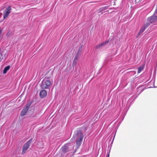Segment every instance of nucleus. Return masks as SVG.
<instances>
[{"label":"nucleus","mask_w":157,"mask_h":157,"mask_svg":"<svg viewBox=\"0 0 157 157\" xmlns=\"http://www.w3.org/2000/svg\"><path fill=\"white\" fill-rule=\"evenodd\" d=\"M77 137L78 139L76 141V146L78 148L81 145L83 138V135L82 132L81 131H79L77 132Z\"/></svg>","instance_id":"nucleus-1"},{"label":"nucleus","mask_w":157,"mask_h":157,"mask_svg":"<svg viewBox=\"0 0 157 157\" xmlns=\"http://www.w3.org/2000/svg\"><path fill=\"white\" fill-rule=\"evenodd\" d=\"M51 82L48 79H44L42 81L41 87L43 89H49L50 87Z\"/></svg>","instance_id":"nucleus-2"},{"label":"nucleus","mask_w":157,"mask_h":157,"mask_svg":"<svg viewBox=\"0 0 157 157\" xmlns=\"http://www.w3.org/2000/svg\"><path fill=\"white\" fill-rule=\"evenodd\" d=\"M32 140L30 139L24 145L23 147V150L22 152V154H24L26 152Z\"/></svg>","instance_id":"nucleus-3"},{"label":"nucleus","mask_w":157,"mask_h":157,"mask_svg":"<svg viewBox=\"0 0 157 157\" xmlns=\"http://www.w3.org/2000/svg\"><path fill=\"white\" fill-rule=\"evenodd\" d=\"M147 21L150 23H154L157 22V16H155L154 15L151 17L148 18Z\"/></svg>","instance_id":"nucleus-4"},{"label":"nucleus","mask_w":157,"mask_h":157,"mask_svg":"<svg viewBox=\"0 0 157 157\" xmlns=\"http://www.w3.org/2000/svg\"><path fill=\"white\" fill-rule=\"evenodd\" d=\"M11 10V7L10 6H9L5 10L4 12V15L3 16V18L4 19L8 17L9 14L10 13Z\"/></svg>","instance_id":"nucleus-5"},{"label":"nucleus","mask_w":157,"mask_h":157,"mask_svg":"<svg viewBox=\"0 0 157 157\" xmlns=\"http://www.w3.org/2000/svg\"><path fill=\"white\" fill-rule=\"evenodd\" d=\"M30 105H27L24 108L22 109L21 113V115L22 116H25L27 113L29 108Z\"/></svg>","instance_id":"nucleus-6"},{"label":"nucleus","mask_w":157,"mask_h":157,"mask_svg":"<svg viewBox=\"0 0 157 157\" xmlns=\"http://www.w3.org/2000/svg\"><path fill=\"white\" fill-rule=\"evenodd\" d=\"M69 145L68 144H65L61 148L62 151L64 153L66 152L69 151Z\"/></svg>","instance_id":"nucleus-7"},{"label":"nucleus","mask_w":157,"mask_h":157,"mask_svg":"<svg viewBox=\"0 0 157 157\" xmlns=\"http://www.w3.org/2000/svg\"><path fill=\"white\" fill-rule=\"evenodd\" d=\"M47 95V91L44 90H41L40 93V96L41 98H44Z\"/></svg>","instance_id":"nucleus-8"},{"label":"nucleus","mask_w":157,"mask_h":157,"mask_svg":"<svg viewBox=\"0 0 157 157\" xmlns=\"http://www.w3.org/2000/svg\"><path fill=\"white\" fill-rule=\"evenodd\" d=\"M109 42V41L107 40H106L105 41V42L102 43L100 44H98L97 45L96 47V49H98L101 47L105 45L106 44H107Z\"/></svg>","instance_id":"nucleus-9"},{"label":"nucleus","mask_w":157,"mask_h":157,"mask_svg":"<svg viewBox=\"0 0 157 157\" xmlns=\"http://www.w3.org/2000/svg\"><path fill=\"white\" fill-rule=\"evenodd\" d=\"M10 68V66H8L5 68L3 71V73L5 74L6 73L7 71L9 70Z\"/></svg>","instance_id":"nucleus-10"},{"label":"nucleus","mask_w":157,"mask_h":157,"mask_svg":"<svg viewBox=\"0 0 157 157\" xmlns=\"http://www.w3.org/2000/svg\"><path fill=\"white\" fill-rule=\"evenodd\" d=\"M146 27H145L143 26L140 29V31H139L138 35H140L144 31Z\"/></svg>","instance_id":"nucleus-11"},{"label":"nucleus","mask_w":157,"mask_h":157,"mask_svg":"<svg viewBox=\"0 0 157 157\" xmlns=\"http://www.w3.org/2000/svg\"><path fill=\"white\" fill-rule=\"evenodd\" d=\"M144 67V65H143L139 67L138 70V73H140L141 71L143 69Z\"/></svg>","instance_id":"nucleus-12"},{"label":"nucleus","mask_w":157,"mask_h":157,"mask_svg":"<svg viewBox=\"0 0 157 157\" xmlns=\"http://www.w3.org/2000/svg\"><path fill=\"white\" fill-rule=\"evenodd\" d=\"M150 24L151 23H150L148 21V22L147 23H146V24H145L143 26L146 27V29L147 28L148 26L150 25Z\"/></svg>","instance_id":"nucleus-13"},{"label":"nucleus","mask_w":157,"mask_h":157,"mask_svg":"<svg viewBox=\"0 0 157 157\" xmlns=\"http://www.w3.org/2000/svg\"><path fill=\"white\" fill-rule=\"evenodd\" d=\"M78 59L77 56H76L74 58V59L73 60V63H76Z\"/></svg>","instance_id":"nucleus-14"},{"label":"nucleus","mask_w":157,"mask_h":157,"mask_svg":"<svg viewBox=\"0 0 157 157\" xmlns=\"http://www.w3.org/2000/svg\"><path fill=\"white\" fill-rule=\"evenodd\" d=\"M2 58V54L1 53H0V62L1 61Z\"/></svg>","instance_id":"nucleus-15"},{"label":"nucleus","mask_w":157,"mask_h":157,"mask_svg":"<svg viewBox=\"0 0 157 157\" xmlns=\"http://www.w3.org/2000/svg\"><path fill=\"white\" fill-rule=\"evenodd\" d=\"M115 135H114V137H113V140L112 141H113V140H114V137H115Z\"/></svg>","instance_id":"nucleus-16"},{"label":"nucleus","mask_w":157,"mask_h":157,"mask_svg":"<svg viewBox=\"0 0 157 157\" xmlns=\"http://www.w3.org/2000/svg\"><path fill=\"white\" fill-rule=\"evenodd\" d=\"M156 13L157 14V10H156Z\"/></svg>","instance_id":"nucleus-17"}]
</instances>
